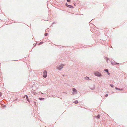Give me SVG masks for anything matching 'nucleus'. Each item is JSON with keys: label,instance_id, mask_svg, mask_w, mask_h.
Listing matches in <instances>:
<instances>
[{"label": "nucleus", "instance_id": "22", "mask_svg": "<svg viewBox=\"0 0 127 127\" xmlns=\"http://www.w3.org/2000/svg\"><path fill=\"white\" fill-rule=\"evenodd\" d=\"M39 93H40L41 94H43V93H41V92H40Z\"/></svg>", "mask_w": 127, "mask_h": 127}, {"label": "nucleus", "instance_id": "16", "mask_svg": "<svg viewBox=\"0 0 127 127\" xmlns=\"http://www.w3.org/2000/svg\"><path fill=\"white\" fill-rule=\"evenodd\" d=\"M109 60V58H107V62H108V60Z\"/></svg>", "mask_w": 127, "mask_h": 127}, {"label": "nucleus", "instance_id": "13", "mask_svg": "<svg viewBox=\"0 0 127 127\" xmlns=\"http://www.w3.org/2000/svg\"><path fill=\"white\" fill-rule=\"evenodd\" d=\"M104 71L107 72V73L108 72V69H105L104 70Z\"/></svg>", "mask_w": 127, "mask_h": 127}, {"label": "nucleus", "instance_id": "6", "mask_svg": "<svg viewBox=\"0 0 127 127\" xmlns=\"http://www.w3.org/2000/svg\"><path fill=\"white\" fill-rule=\"evenodd\" d=\"M115 89L116 90H118L119 91H123V89H119L118 88H117V87H116L115 88Z\"/></svg>", "mask_w": 127, "mask_h": 127}, {"label": "nucleus", "instance_id": "17", "mask_svg": "<svg viewBox=\"0 0 127 127\" xmlns=\"http://www.w3.org/2000/svg\"><path fill=\"white\" fill-rule=\"evenodd\" d=\"M43 43V42H40L39 43V44H42V43Z\"/></svg>", "mask_w": 127, "mask_h": 127}, {"label": "nucleus", "instance_id": "11", "mask_svg": "<svg viewBox=\"0 0 127 127\" xmlns=\"http://www.w3.org/2000/svg\"><path fill=\"white\" fill-rule=\"evenodd\" d=\"M97 118L99 119L100 117V116L99 115H98L96 117Z\"/></svg>", "mask_w": 127, "mask_h": 127}, {"label": "nucleus", "instance_id": "25", "mask_svg": "<svg viewBox=\"0 0 127 127\" xmlns=\"http://www.w3.org/2000/svg\"><path fill=\"white\" fill-rule=\"evenodd\" d=\"M74 5H75V4H74Z\"/></svg>", "mask_w": 127, "mask_h": 127}, {"label": "nucleus", "instance_id": "12", "mask_svg": "<svg viewBox=\"0 0 127 127\" xmlns=\"http://www.w3.org/2000/svg\"><path fill=\"white\" fill-rule=\"evenodd\" d=\"M85 79L87 80H89V78L88 77H86L85 78Z\"/></svg>", "mask_w": 127, "mask_h": 127}, {"label": "nucleus", "instance_id": "21", "mask_svg": "<svg viewBox=\"0 0 127 127\" xmlns=\"http://www.w3.org/2000/svg\"><path fill=\"white\" fill-rule=\"evenodd\" d=\"M1 94H2L0 92V97L1 96Z\"/></svg>", "mask_w": 127, "mask_h": 127}, {"label": "nucleus", "instance_id": "14", "mask_svg": "<svg viewBox=\"0 0 127 127\" xmlns=\"http://www.w3.org/2000/svg\"><path fill=\"white\" fill-rule=\"evenodd\" d=\"M110 86L112 87H114V85L112 84H110Z\"/></svg>", "mask_w": 127, "mask_h": 127}, {"label": "nucleus", "instance_id": "1", "mask_svg": "<svg viewBox=\"0 0 127 127\" xmlns=\"http://www.w3.org/2000/svg\"><path fill=\"white\" fill-rule=\"evenodd\" d=\"M94 73L95 75L99 77H100L102 76L101 74L98 71L94 72Z\"/></svg>", "mask_w": 127, "mask_h": 127}, {"label": "nucleus", "instance_id": "19", "mask_svg": "<svg viewBox=\"0 0 127 127\" xmlns=\"http://www.w3.org/2000/svg\"><path fill=\"white\" fill-rule=\"evenodd\" d=\"M108 94H106V95H105V96L106 97H107L108 96Z\"/></svg>", "mask_w": 127, "mask_h": 127}, {"label": "nucleus", "instance_id": "2", "mask_svg": "<svg viewBox=\"0 0 127 127\" xmlns=\"http://www.w3.org/2000/svg\"><path fill=\"white\" fill-rule=\"evenodd\" d=\"M43 77L45 78H46L47 75V72L45 70L43 72Z\"/></svg>", "mask_w": 127, "mask_h": 127}, {"label": "nucleus", "instance_id": "7", "mask_svg": "<svg viewBox=\"0 0 127 127\" xmlns=\"http://www.w3.org/2000/svg\"><path fill=\"white\" fill-rule=\"evenodd\" d=\"M111 64L113 65H114L115 64H119V63H117L115 62H112L111 63Z\"/></svg>", "mask_w": 127, "mask_h": 127}, {"label": "nucleus", "instance_id": "18", "mask_svg": "<svg viewBox=\"0 0 127 127\" xmlns=\"http://www.w3.org/2000/svg\"><path fill=\"white\" fill-rule=\"evenodd\" d=\"M68 5L67 4V3H66V5L67 6V7H68Z\"/></svg>", "mask_w": 127, "mask_h": 127}, {"label": "nucleus", "instance_id": "20", "mask_svg": "<svg viewBox=\"0 0 127 127\" xmlns=\"http://www.w3.org/2000/svg\"><path fill=\"white\" fill-rule=\"evenodd\" d=\"M67 1L68 2H70V0H67Z\"/></svg>", "mask_w": 127, "mask_h": 127}, {"label": "nucleus", "instance_id": "10", "mask_svg": "<svg viewBox=\"0 0 127 127\" xmlns=\"http://www.w3.org/2000/svg\"><path fill=\"white\" fill-rule=\"evenodd\" d=\"M68 7L71 8H73V6L71 5H68Z\"/></svg>", "mask_w": 127, "mask_h": 127}, {"label": "nucleus", "instance_id": "23", "mask_svg": "<svg viewBox=\"0 0 127 127\" xmlns=\"http://www.w3.org/2000/svg\"><path fill=\"white\" fill-rule=\"evenodd\" d=\"M108 73V74L109 75H110V74L109 73V72Z\"/></svg>", "mask_w": 127, "mask_h": 127}, {"label": "nucleus", "instance_id": "24", "mask_svg": "<svg viewBox=\"0 0 127 127\" xmlns=\"http://www.w3.org/2000/svg\"><path fill=\"white\" fill-rule=\"evenodd\" d=\"M63 76H65V75H63Z\"/></svg>", "mask_w": 127, "mask_h": 127}, {"label": "nucleus", "instance_id": "8", "mask_svg": "<svg viewBox=\"0 0 127 127\" xmlns=\"http://www.w3.org/2000/svg\"><path fill=\"white\" fill-rule=\"evenodd\" d=\"M39 99L40 100H43L44 99V98H39Z\"/></svg>", "mask_w": 127, "mask_h": 127}, {"label": "nucleus", "instance_id": "4", "mask_svg": "<svg viewBox=\"0 0 127 127\" xmlns=\"http://www.w3.org/2000/svg\"><path fill=\"white\" fill-rule=\"evenodd\" d=\"M72 91V93L73 94H77V91L74 88H73V89Z\"/></svg>", "mask_w": 127, "mask_h": 127}, {"label": "nucleus", "instance_id": "5", "mask_svg": "<svg viewBox=\"0 0 127 127\" xmlns=\"http://www.w3.org/2000/svg\"><path fill=\"white\" fill-rule=\"evenodd\" d=\"M26 97V99H27V100L29 101V100L28 99V96L27 95H25L24 97V98H25V97Z\"/></svg>", "mask_w": 127, "mask_h": 127}, {"label": "nucleus", "instance_id": "15", "mask_svg": "<svg viewBox=\"0 0 127 127\" xmlns=\"http://www.w3.org/2000/svg\"><path fill=\"white\" fill-rule=\"evenodd\" d=\"M48 33H45V36H46L47 35Z\"/></svg>", "mask_w": 127, "mask_h": 127}, {"label": "nucleus", "instance_id": "3", "mask_svg": "<svg viewBox=\"0 0 127 127\" xmlns=\"http://www.w3.org/2000/svg\"><path fill=\"white\" fill-rule=\"evenodd\" d=\"M64 65V64H62L60 66H59V67H57V68L60 70L61 69H62L63 68V66Z\"/></svg>", "mask_w": 127, "mask_h": 127}, {"label": "nucleus", "instance_id": "9", "mask_svg": "<svg viewBox=\"0 0 127 127\" xmlns=\"http://www.w3.org/2000/svg\"><path fill=\"white\" fill-rule=\"evenodd\" d=\"M74 103L75 104H77L78 103V101L76 100L74 101Z\"/></svg>", "mask_w": 127, "mask_h": 127}]
</instances>
